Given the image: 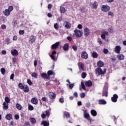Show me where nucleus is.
<instances>
[{
  "label": "nucleus",
  "instance_id": "obj_19",
  "mask_svg": "<svg viewBox=\"0 0 126 126\" xmlns=\"http://www.w3.org/2000/svg\"><path fill=\"white\" fill-rule=\"evenodd\" d=\"M5 118L7 121H10V120L12 119V114L9 113V114L6 115Z\"/></svg>",
  "mask_w": 126,
  "mask_h": 126
},
{
  "label": "nucleus",
  "instance_id": "obj_12",
  "mask_svg": "<svg viewBox=\"0 0 126 126\" xmlns=\"http://www.w3.org/2000/svg\"><path fill=\"white\" fill-rule=\"evenodd\" d=\"M63 117L64 118H66V119H70V114L69 112H67L66 111L63 112Z\"/></svg>",
  "mask_w": 126,
  "mask_h": 126
},
{
  "label": "nucleus",
  "instance_id": "obj_60",
  "mask_svg": "<svg viewBox=\"0 0 126 126\" xmlns=\"http://www.w3.org/2000/svg\"><path fill=\"white\" fill-rule=\"evenodd\" d=\"M74 87V84H69V87L70 88V89H72L73 87Z\"/></svg>",
  "mask_w": 126,
  "mask_h": 126
},
{
  "label": "nucleus",
  "instance_id": "obj_31",
  "mask_svg": "<svg viewBox=\"0 0 126 126\" xmlns=\"http://www.w3.org/2000/svg\"><path fill=\"white\" fill-rule=\"evenodd\" d=\"M98 2L96 1H94V3L93 4V7L94 9H97V6H98Z\"/></svg>",
  "mask_w": 126,
  "mask_h": 126
},
{
  "label": "nucleus",
  "instance_id": "obj_64",
  "mask_svg": "<svg viewBox=\"0 0 126 126\" xmlns=\"http://www.w3.org/2000/svg\"><path fill=\"white\" fill-rule=\"evenodd\" d=\"M52 6H53V5H52V4H48V8L49 10H50L51 9V8H52Z\"/></svg>",
  "mask_w": 126,
  "mask_h": 126
},
{
  "label": "nucleus",
  "instance_id": "obj_1",
  "mask_svg": "<svg viewBox=\"0 0 126 126\" xmlns=\"http://www.w3.org/2000/svg\"><path fill=\"white\" fill-rule=\"evenodd\" d=\"M106 71H107V69H106V68H104L103 71V70H102V68L98 67L95 70V74H97L98 76H100V75H103L105 74Z\"/></svg>",
  "mask_w": 126,
  "mask_h": 126
},
{
  "label": "nucleus",
  "instance_id": "obj_26",
  "mask_svg": "<svg viewBox=\"0 0 126 126\" xmlns=\"http://www.w3.org/2000/svg\"><path fill=\"white\" fill-rule=\"evenodd\" d=\"M23 90L25 93H28L30 91L29 87L27 85H25L24 89H23Z\"/></svg>",
  "mask_w": 126,
  "mask_h": 126
},
{
  "label": "nucleus",
  "instance_id": "obj_10",
  "mask_svg": "<svg viewBox=\"0 0 126 126\" xmlns=\"http://www.w3.org/2000/svg\"><path fill=\"white\" fill-rule=\"evenodd\" d=\"M59 46H60V42H57L56 43H55V44H53L51 46V49H52V50H56V49H57V48H58V47H59Z\"/></svg>",
  "mask_w": 126,
  "mask_h": 126
},
{
  "label": "nucleus",
  "instance_id": "obj_2",
  "mask_svg": "<svg viewBox=\"0 0 126 126\" xmlns=\"http://www.w3.org/2000/svg\"><path fill=\"white\" fill-rule=\"evenodd\" d=\"M110 9L111 8L108 5H102L101 7V10L103 12H108V11H110Z\"/></svg>",
  "mask_w": 126,
  "mask_h": 126
},
{
  "label": "nucleus",
  "instance_id": "obj_11",
  "mask_svg": "<svg viewBox=\"0 0 126 126\" xmlns=\"http://www.w3.org/2000/svg\"><path fill=\"white\" fill-rule=\"evenodd\" d=\"M2 109L3 111H7L8 109V103H7L5 102H3Z\"/></svg>",
  "mask_w": 126,
  "mask_h": 126
},
{
  "label": "nucleus",
  "instance_id": "obj_22",
  "mask_svg": "<svg viewBox=\"0 0 126 126\" xmlns=\"http://www.w3.org/2000/svg\"><path fill=\"white\" fill-rule=\"evenodd\" d=\"M41 77H42V78H45V79H50V78H49V76H48V74L47 73H41Z\"/></svg>",
  "mask_w": 126,
  "mask_h": 126
},
{
  "label": "nucleus",
  "instance_id": "obj_17",
  "mask_svg": "<svg viewBox=\"0 0 126 126\" xmlns=\"http://www.w3.org/2000/svg\"><path fill=\"white\" fill-rule=\"evenodd\" d=\"M35 40H36V38H35V36H34V35H31L30 37L29 42L30 43L33 44V43L35 42Z\"/></svg>",
  "mask_w": 126,
  "mask_h": 126
},
{
  "label": "nucleus",
  "instance_id": "obj_50",
  "mask_svg": "<svg viewBox=\"0 0 126 126\" xmlns=\"http://www.w3.org/2000/svg\"><path fill=\"white\" fill-rule=\"evenodd\" d=\"M103 53L106 55L108 54V53H109V50H108V49L104 48L103 49Z\"/></svg>",
  "mask_w": 126,
  "mask_h": 126
},
{
  "label": "nucleus",
  "instance_id": "obj_16",
  "mask_svg": "<svg viewBox=\"0 0 126 126\" xmlns=\"http://www.w3.org/2000/svg\"><path fill=\"white\" fill-rule=\"evenodd\" d=\"M108 97V89L104 88L103 91L102 92V96Z\"/></svg>",
  "mask_w": 126,
  "mask_h": 126
},
{
  "label": "nucleus",
  "instance_id": "obj_15",
  "mask_svg": "<svg viewBox=\"0 0 126 126\" xmlns=\"http://www.w3.org/2000/svg\"><path fill=\"white\" fill-rule=\"evenodd\" d=\"M63 51H68L69 50V44L67 43H65L63 46Z\"/></svg>",
  "mask_w": 126,
  "mask_h": 126
},
{
  "label": "nucleus",
  "instance_id": "obj_40",
  "mask_svg": "<svg viewBox=\"0 0 126 126\" xmlns=\"http://www.w3.org/2000/svg\"><path fill=\"white\" fill-rule=\"evenodd\" d=\"M0 72L3 75H4L5 74V69L4 68H1L0 69Z\"/></svg>",
  "mask_w": 126,
  "mask_h": 126
},
{
  "label": "nucleus",
  "instance_id": "obj_47",
  "mask_svg": "<svg viewBox=\"0 0 126 126\" xmlns=\"http://www.w3.org/2000/svg\"><path fill=\"white\" fill-rule=\"evenodd\" d=\"M87 75V74L86 72H83L81 75L82 78H83V79L85 78Z\"/></svg>",
  "mask_w": 126,
  "mask_h": 126
},
{
  "label": "nucleus",
  "instance_id": "obj_3",
  "mask_svg": "<svg viewBox=\"0 0 126 126\" xmlns=\"http://www.w3.org/2000/svg\"><path fill=\"white\" fill-rule=\"evenodd\" d=\"M74 32L76 37H77V38L81 37L83 34V32L81 31H78L77 30H75Z\"/></svg>",
  "mask_w": 126,
  "mask_h": 126
},
{
  "label": "nucleus",
  "instance_id": "obj_24",
  "mask_svg": "<svg viewBox=\"0 0 126 126\" xmlns=\"http://www.w3.org/2000/svg\"><path fill=\"white\" fill-rule=\"evenodd\" d=\"M11 54L12 56H18V51L16 49H14L13 51L11 52Z\"/></svg>",
  "mask_w": 126,
  "mask_h": 126
},
{
  "label": "nucleus",
  "instance_id": "obj_62",
  "mask_svg": "<svg viewBox=\"0 0 126 126\" xmlns=\"http://www.w3.org/2000/svg\"><path fill=\"white\" fill-rule=\"evenodd\" d=\"M14 118H15V120H19V115L16 114L15 115Z\"/></svg>",
  "mask_w": 126,
  "mask_h": 126
},
{
  "label": "nucleus",
  "instance_id": "obj_42",
  "mask_svg": "<svg viewBox=\"0 0 126 126\" xmlns=\"http://www.w3.org/2000/svg\"><path fill=\"white\" fill-rule=\"evenodd\" d=\"M42 101L43 102H45L47 103L48 102V98H47L46 96L42 97L41 98Z\"/></svg>",
  "mask_w": 126,
  "mask_h": 126
},
{
  "label": "nucleus",
  "instance_id": "obj_14",
  "mask_svg": "<svg viewBox=\"0 0 126 126\" xmlns=\"http://www.w3.org/2000/svg\"><path fill=\"white\" fill-rule=\"evenodd\" d=\"M92 84H93L92 81L90 80H88L85 83V85L87 87H91V86H92Z\"/></svg>",
  "mask_w": 126,
  "mask_h": 126
},
{
  "label": "nucleus",
  "instance_id": "obj_41",
  "mask_svg": "<svg viewBox=\"0 0 126 126\" xmlns=\"http://www.w3.org/2000/svg\"><path fill=\"white\" fill-rule=\"evenodd\" d=\"M72 48L74 52L77 51V46H76V45H73Z\"/></svg>",
  "mask_w": 126,
  "mask_h": 126
},
{
  "label": "nucleus",
  "instance_id": "obj_49",
  "mask_svg": "<svg viewBox=\"0 0 126 126\" xmlns=\"http://www.w3.org/2000/svg\"><path fill=\"white\" fill-rule=\"evenodd\" d=\"M97 43H99V45H101L102 44H103V42H102V39H101V38H98Z\"/></svg>",
  "mask_w": 126,
  "mask_h": 126
},
{
  "label": "nucleus",
  "instance_id": "obj_55",
  "mask_svg": "<svg viewBox=\"0 0 126 126\" xmlns=\"http://www.w3.org/2000/svg\"><path fill=\"white\" fill-rule=\"evenodd\" d=\"M66 39L69 42H71V41H72V38L71 36H67Z\"/></svg>",
  "mask_w": 126,
  "mask_h": 126
},
{
  "label": "nucleus",
  "instance_id": "obj_39",
  "mask_svg": "<svg viewBox=\"0 0 126 126\" xmlns=\"http://www.w3.org/2000/svg\"><path fill=\"white\" fill-rule=\"evenodd\" d=\"M28 110L29 111H33L34 110V107L30 104H28Z\"/></svg>",
  "mask_w": 126,
  "mask_h": 126
},
{
  "label": "nucleus",
  "instance_id": "obj_59",
  "mask_svg": "<svg viewBox=\"0 0 126 126\" xmlns=\"http://www.w3.org/2000/svg\"><path fill=\"white\" fill-rule=\"evenodd\" d=\"M14 78V73H12V74L10 75V79H11L12 80H13Z\"/></svg>",
  "mask_w": 126,
  "mask_h": 126
},
{
  "label": "nucleus",
  "instance_id": "obj_36",
  "mask_svg": "<svg viewBox=\"0 0 126 126\" xmlns=\"http://www.w3.org/2000/svg\"><path fill=\"white\" fill-rule=\"evenodd\" d=\"M16 107L18 110H22V106L19 104V103H17L16 104Z\"/></svg>",
  "mask_w": 126,
  "mask_h": 126
},
{
  "label": "nucleus",
  "instance_id": "obj_5",
  "mask_svg": "<svg viewBox=\"0 0 126 126\" xmlns=\"http://www.w3.org/2000/svg\"><path fill=\"white\" fill-rule=\"evenodd\" d=\"M81 57L82 59H84V60H87L88 59V53L86 51H83L81 53Z\"/></svg>",
  "mask_w": 126,
  "mask_h": 126
},
{
  "label": "nucleus",
  "instance_id": "obj_8",
  "mask_svg": "<svg viewBox=\"0 0 126 126\" xmlns=\"http://www.w3.org/2000/svg\"><path fill=\"white\" fill-rule=\"evenodd\" d=\"M84 34L86 37L89 36V34H90V30L88 28H85L84 30Z\"/></svg>",
  "mask_w": 126,
  "mask_h": 126
},
{
  "label": "nucleus",
  "instance_id": "obj_7",
  "mask_svg": "<svg viewBox=\"0 0 126 126\" xmlns=\"http://www.w3.org/2000/svg\"><path fill=\"white\" fill-rule=\"evenodd\" d=\"M56 96L57 94H56V93H53L52 92H50L49 93V98H50V99H52V100L56 99Z\"/></svg>",
  "mask_w": 126,
  "mask_h": 126
},
{
  "label": "nucleus",
  "instance_id": "obj_6",
  "mask_svg": "<svg viewBox=\"0 0 126 126\" xmlns=\"http://www.w3.org/2000/svg\"><path fill=\"white\" fill-rule=\"evenodd\" d=\"M47 117L49 118L50 117V111L49 110H47L45 111V114L43 113L41 114L42 119H46V117Z\"/></svg>",
  "mask_w": 126,
  "mask_h": 126
},
{
  "label": "nucleus",
  "instance_id": "obj_52",
  "mask_svg": "<svg viewBox=\"0 0 126 126\" xmlns=\"http://www.w3.org/2000/svg\"><path fill=\"white\" fill-rule=\"evenodd\" d=\"M24 33H25L24 30H20L19 32V35H23Z\"/></svg>",
  "mask_w": 126,
  "mask_h": 126
},
{
  "label": "nucleus",
  "instance_id": "obj_45",
  "mask_svg": "<svg viewBox=\"0 0 126 126\" xmlns=\"http://www.w3.org/2000/svg\"><path fill=\"white\" fill-rule=\"evenodd\" d=\"M108 16H112V17H114V15H115V14H114V13H113V12L109 11L108 12Z\"/></svg>",
  "mask_w": 126,
  "mask_h": 126
},
{
  "label": "nucleus",
  "instance_id": "obj_43",
  "mask_svg": "<svg viewBox=\"0 0 126 126\" xmlns=\"http://www.w3.org/2000/svg\"><path fill=\"white\" fill-rule=\"evenodd\" d=\"M81 87L83 90H86V88L85 87V85H84V83L83 82H82L81 83Z\"/></svg>",
  "mask_w": 126,
  "mask_h": 126
},
{
  "label": "nucleus",
  "instance_id": "obj_56",
  "mask_svg": "<svg viewBox=\"0 0 126 126\" xmlns=\"http://www.w3.org/2000/svg\"><path fill=\"white\" fill-rule=\"evenodd\" d=\"M80 67H81L82 70H84V64L83 63H82L81 64Z\"/></svg>",
  "mask_w": 126,
  "mask_h": 126
},
{
  "label": "nucleus",
  "instance_id": "obj_32",
  "mask_svg": "<svg viewBox=\"0 0 126 126\" xmlns=\"http://www.w3.org/2000/svg\"><path fill=\"white\" fill-rule=\"evenodd\" d=\"M31 123L32 124V125H35L36 124V119L34 118H31L30 119Z\"/></svg>",
  "mask_w": 126,
  "mask_h": 126
},
{
  "label": "nucleus",
  "instance_id": "obj_38",
  "mask_svg": "<svg viewBox=\"0 0 126 126\" xmlns=\"http://www.w3.org/2000/svg\"><path fill=\"white\" fill-rule=\"evenodd\" d=\"M53 73H54V72H53V71L52 70H49L48 72H47V75L50 79V75H53Z\"/></svg>",
  "mask_w": 126,
  "mask_h": 126
},
{
  "label": "nucleus",
  "instance_id": "obj_34",
  "mask_svg": "<svg viewBox=\"0 0 126 126\" xmlns=\"http://www.w3.org/2000/svg\"><path fill=\"white\" fill-rule=\"evenodd\" d=\"M32 77H34V78H38V74L36 72L32 73Z\"/></svg>",
  "mask_w": 126,
  "mask_h": 126
},
{
  "label": "nucleus",
  "instance_id": "obj_44",
  "mask_svg": "<svg viewBox=\"0 0 126 126\" xmlns=\"http://www.w3.org/2000/svg\"><path fill=\"white\" fill-rule=\"evenodd\" d=\"M54 27L56 30H59V24L56 23L54 25Z\"/></svg>",
  "mask_w": 126,
  "mask_h": 126
},
{
  "label": "nucleus",
  "instance_id": "obj_4",
  "mask_svg": "<svg viewBox=\"0 0 126 126\" xmlns=\"http://www.w3.org/2000/svg\"><path fill=\"white\" fill-rule=\"evenodd\" d=\"M84 112V118L88 120V121H91V118H90V115L87 112V110H83Z\"/></svg>",
  "mask_w": 126,
  "mask_h": 126
},
{
  "label": "nucleus",
  "instance_id": "obj_48",
  "mask_svg": "<svg viewBox=\"0 0 126 126\" xmlns=\"http://www.w3.org/2000/svg\"><path fill=\"white\" fill-rule=\"evenodd\" d=\"M8 10H9L10 12H11V11L13 10V6H9Z\"/></svg>",
  "mask_w": 126,
  "mask_h": 126
},
{
  "label": "nucleus",
  "instance_id": "obj_35",
  "mask_svg": "<svg viewBox=\"0 0 126 126\" xmlns=\"http://www.w3.org/2000/svg\"><path fill=\"white\" fill-rule=\"evenodd\" d=\"M5 101L4 102H5V103H6L7 104H8V103H10V99L7 97V96H6L5 97Z\"/></svg>",
  "mask_w": 126,
  "mask_h": 126
},
{
  "label": "nucleus",
  "instance_id": "obj_21",
  "mask_svg": "<svg viewBox=\"0 0 126 126\" xmlns=\"http://www.w3.org/2000/svg\"><path fill=\"white\" fill-rule=\"evenodd\" d=\"M99 105H106L107 104V101L105 99H99L98 100Z\"/></svg>",
  "mask_w": 126,
  "mask_h": 126
},
{
  "label": "nucleus",
  "instance_id": "obj_25",
  "mask_svg": "<svg viewBox=\"0 0 126 126\" xmlns=\"http://www.w3.org/2000/svg\"><path fill=\"white\" fill-rule=\"evenodd\" d=\"M97 66H98V67H102L104 66V63H103V62H102L101 61H99L97 63Z\"/></svg>",
  "mask_w": 126,
  "mask_h": 126
},
{
  "label": "nucleus",
  "instance_id": "obj_9",
  "mask_svg": "<svg viewBox=\"0 0 126 126\" xmlns=\"http://www.w3.org/2000/svg\"><path fill=\"white\" fill-rule=\"evenodd\" d=\"M118 98H119V96L117 94H114L113 95V97H111V101H112L114 103H116L117 101H118Z\"/></svg>",
  "mask_w": 126,
  "mask_h": 126
},
{
  "label": "nucleus",
  "instance_id": "obj_13",
  "mask_svg": "<svg viewBox=\"0 0 126 126\" xmlns=\"http://www.w3.org/2000/svg\"><path fill=\"white\" fill-rule=\"evenodd\" d=\"M121 46H116L114 49L115 53H116V54H120V52H121Z\"/></svg>",
  "mask_w": 126,
  "mask_h": 126
},
{
  "label": "nucleus",
  "instance_id": "obj_27",
  "mask_svg": "<svg viewBox=\"0 0 126 126\" xmlns=\"http://www.w3.org/2000/svg\"><path fill=\"white\" fill-rule=\"evenodd\" d=\"M66 25L64 26L65 28L66 29H70L71 28V24H69L68 22L65 21Z\"/></svg>",
  "mask_w": 126,
  "mask_h": 126
},
{
  "label": "nucleus",
  "instance_id": "obj_33",
  "mask_svg": "<svg viewBox=\"0 0 126 126\" xmlns=\"http://www.w3.org/2000/svg\"><path fill=\"white\" fill-rule=\"evenodd\" d=\"M18 87L20 89H22V90H23V89H24L25 85H24L23 84H22V83H19L18 84Z\"/></svg>",
  "mask_w": 126,
  "mask_h": 126
},
{
  "label": "nucleus",
  "instance_id": "obj_20",
  "mask_svg": "<svg viewBox=\"0 0 126 126\" xmlns=\"http://www.w3.org/2000/svg\"><path fill=\"white\" fill-rule=\"evenodd\" d=\"M117 58L119 61H123V60H125V56L122 54H120L117 55Z\"/></svg>",
  "mask_w": 126,
  "mask_h": 126
},
{
  "label": "nucleus",
  "instance_id": "obj_46",
  "mask_svg": "<svg viewBox=\"0 0 126 126\" xmlns=\"http://www.w3.org/2000/svg\"><path fill=\"white\" fill-rule=\"evenodd\" d=\"M5 41L6 42L7 45H8L10 43V38H7L5 40Z\"/></svg>",
  "mask_w": 126,
  "mask_h": 126
},
{
  "label": "nucleus",
  "instance_id": "obj_37",
  "mask_svg": "<svg viewBox=\"0 0 126 126\" xmlns=\"http://www.w3.org/2000/svg\"><path fill=\"white\" fill-rule=\"evenodd\" d=\"M60 11L61 13H64L65 12V8L63 7H60Z\"/></svg>",
  "mask_w": 126,
  "mask_h": 126
},
{
  "label": "nucleus",
  "instance_id": "obj_53",
  "mask_svg": "<svg viewBox=\"0 0 126 126\" xmlns=\"http://www.w3.org/2000/svg\"><path fill=\"white\" fill-rule=\"evenodd\" d=\"M100 37L103 40H105L106 39V35L103 33L101 34Z\"/></svg>",
  "mask_w": 126,
  "mask_h": 126
},
{
  "label": "nucleus",
  "instance_id": "obj_58",
  "mask_svg": "<svg viewBox=\"0 0 126 126\" xmlns=\"http://www.w3.org/2000/svg\"><path fill=\"white\" fill-rule=\"evenodd\" d=\"M25 126H30V123L29 122H26L24 124Z\"/></svg>",
  "mask_w": 126,
  "mask_h": 126
},
{
  "label": "nucleus",
  "instance_id": "obj_29",
  "mask_svg": "<svg viewBox=\"0 0 126 126\" xmlns=\"http://www.w3.org/2000/svg\"><path fill=\"white\" fill-rule=\"evenodd\" d=\"M92 57H93L94 59H97V58H98V53L95 51H93L92 54Z\"/></svg>",
  "mask_w": 126,
  "mask_h": 126
},
{
  "label": "nucleus",
  "instance_id": "obj_57",
  "mask_svg": "<svg viewBox=\"0 0 126 126\" xmlns=\"http://www.w3.org/2000/svg\"><path fill=\"white\" fill-rule=\"evenodd\" d=\"M80 97H81V98H84V97H85V93H81Z\"/></svg>",
  "mask_w": 126,
  "mask_h": 126
},
{
  "label": "nucleus",
  "instance_id": "obj_23",
  "mask_svg": "<svg viewBox=\"0 0 126 126\" xmlns=\"http://www.w3.org/2000/svg\"><path fill=\"white\" fill-rule=\"evenodd\" d=\"M31 102L32 104L36 105V104H38V99L36 97H33L31 99Z\"/></svg>",
  "mask_w": 126,
  "mask_h": 126
},
{
  "label": "nucleus",
  "instance_id": "obj_30",
  "mask_svg": "<svg viewBox=\"0 0 126 126\" xmlns=\"http://www.w3.org/2000/svg\"><path fill=\"white\" fill-rule=\"evenodd\" d=\"M41 125L43 126H50V123H49V121H43L41 122Z\"/></svg>",
  "mask_w": 126,
  "mask_h": 126
},
{
  "label": "nucleus",
  "instance_id": "obj_51",
  "mask_svg": "<svg viewBox=\"0 0 126 126\" xmlns=\"http://www.w3.org/2000/svg\"><path fill=\"white\" fill-rule=\"evenodd\" d=\"M27 83H28L30 85H32L33 84V83L32 82V81H31V80L30 79L27 80Z\"/></svg>",
  "mask_w": 126,
  "mask_h": 126
},
{
  "label": "nucleus",
  "instance_id": "obj_63",
  "mask_svg": "<svg viewBox=\"0 0 126 126\" xmlns=\"http://www.w3.org/2000/svg\"><path fill=\"white\" fill-rule=\"evenodd\" d=\"M13 63H16V58H13L12 59Z\"/></svg>",
  "mask_w": 126,
  "mask_h": 126
},
{
  "label": "nucleus",
  "instance_id": "obj_54",
  "mask_svg": "<svg viewBox=\"0 0 126 126\" xmlns=\"http://www.w3.org/2000/svg\"><path fill=\"white\" fill-rule=\"evenodd\" d=\"M1 28L3 29V30H4L6 29V26H5V25H1Z\"/></svg>",
  "mask_w": 126,
  "mask_h": 126
},
{
  "label": "nucleus",
  "instance_id": "obj_18",
  "mask_svg": "<svg viewBox=\"0 0 126 126\" xmlns=\"http://www.w3.org/2000/svg\"><path fill=\"white\" fill-rule=\"evenodd\" d=\"M3 13L5 16H9L10 15V11L7 9H5L4 11H3Z\"/></svg>",
  "mask_w": 126,
  "mask_h": 126
},
{
  "label": "nucleus",
  "instance_id": "obj_61",
  "mask_svg": "<svg viewBox=\"0 0 126 126\" xmlns=\"http://www.w3.org/2000/svg\"><path fill=\"white\" fill-rule=\"evenodd\" d=\"M59 102H60V103H62L63 104V103H64V100H63V98H60L59 99Z\"/></svg>",
  "mask_w": 126,
  "mask_h": 126
},
{
  "label": "nucleus",
  "instance_id": "obj_28",
  "mask_svg": "<svg viewBox=\"0 0 126 126\" xmlns=\"http://www.w3.org/2000/svg\"><path fill=\"white\" fill-rule=\"evenodd\" d=\"M91 114L93 117H96L97 116V111L94 109L91 110Z\"/></svg>",
  "mask_w": 126,
  "mask_h": 126
}]
</instances>
